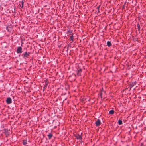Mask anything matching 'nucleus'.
<instances>
[{"mask_svg": "<svg viewBox=\"0 0 146 146\" xmlns=\"http://www.w3.org/2000/svg\"><path fill=\"white\" fill-rule=\"evenodd\" d=\"M30 54V53L29 52H26L24 54H22V55L23 56V58H25V57L27 58L29 56V54Z\"/></svg>", "mask_w": 146, "mask_h": 146, "instance_id": "nucleus-1", "label": "nucleus"}, {"mask_svg": "<svg viewBox=\"0 0 146 146\" xmlns=\"http://www.w3.org/2000/svg\"><path fill=\"white\" fill-rule=\"evenodd\" d=\"M77 139H81V137L80 135H78L76 137Z\"/></svg>", "mask_w": 146, "mask_h": 146, "instance_id": "nucleus-11", "label": "nucleus"}, {"mask_svg": "<svg viewBox=\"0 0 146 146\" xmlns=\"http://www.w3.org/2000/svg\"><path fill=\"white\" fill-rule=\"evenodd\" d=\"M72 30H68L67 32V33H72Z\"/></svg>", "mask_w": 146, "mask_h": 146, "instance_id": "nucleus-14", "label": "nucleus"}, {"mask_svg": "<svg viewBox=\"0 0 146 146\" xmlns=\"http://www.w3.org/2000/svg\"><path fill=\"white\" fill-rule=\"evenodd\" d=\"M73 38H74V36H73V35H72L70 37V40H71L72 41V42H73Z\"/></svg>", "mask_w": 146, "mask_h": 146, "instance_id": "nucleus-13", "label": "nucleus"}, {"mask_svg": "<svg viewBox=\"0 0 146 146\" xmlns=\"http://www.w3.org/2000/svg\"><path fill=\"white\" fill-rule=\"evenodd\" d=\"M21 4H20V6L22 8L23 7L24 4V2L23 0L21 1Z\"/></svg>", "mask_w": 146, "mask_h": 146, "instance_id": "nucleus-7", "label": "nucleus"}, {"mask_svg": "<svg viewBox=\"0 0 146 146\" xmlns=\"http://www.w3.org/2000/svg\"><path fill=\"white\" fill-rule=\"evenodd\" d=\"M82 71V70L81 69H80L78 70L77 72V74L78 76H79L81 75V73Z\"/></svg>", "mask_w": 146, "mask_h": 146, "instance_id": "nucleus-5", "label": "nucleus"}, {"mask_svg": "<svg viewBox=\"0 0 146 146\" xmlns=\"http://www.w3.org/2000/svg\"><path fill=\"white\" fill-rule=\"evenodd\" d=\"M22 48L21 47H18L17 50V53H21L22 52Z\"/></svg>", "mask_w": 146, "mask_h": 146, "instance_id": "nucleus-2", "label": "nucleus"}, {"mask_svg": "<svg viewBox=\"0 0 146 146\" xmlns=\"http://www.w3.org/2000/svg\"><path fill=\"white\" fill-rule=\"evenodd\" d=\"M137 27L138 30H139L140 29V25L139 24H137Z\"/></svg>", "mask_w": 146, "mask_h": 146, "instance_id": "nucleus-15", "label": "nucleus"}, {"mask_svg": "<svg viewBox=\"0 0 146 146\" xmlns=\"http://www.w3.org/2000/svg\"><path fill=\"white\" fill-rule=\"evenodd\" d=\"M101 123L99 119L98 120L96 121L95 124L96 126H98L101 124Z\"/></svg>", "mask_w": 146, "mask_h": 146, "instance_id": "nucleus-4", "label": "nucleus"}, {"mask_svg": "<svg viewBox=\"0 0 146 146\" xmlns=\"http://www.w3.org/2000/svg\"><path fill=\"white\" fill-rule=\"evenodd\" d=\"M114 111L113 110H111L109 111V114H113L114 113Z\"/></svg>", "mask_w": 146, "mask_h": 146, "instance_id": "nucleus-8", "label": "nucleus"}, {"mask_svg": "<svg viewBox=\"0 0 146 146\" xmlns=\"http://www.w3.org/2000/svg\"><path fill=\"white\" fill-rule=\"evenodd\" d=\"M107 44L109 47L111 45V44L110 42L108 41L107 42Z\"/></svg>", "mask_w": 146, "mask_h": 146, "instance_id": "nucleus-6", "label": "nucleus"}, {"mask_svg": "<svg viewBox=\"0 0 146 146\" xmlns=\"http://www.w3.org/2000/svg\"><path fill=\"white\" fill-rule=\"evenodd\" d=\"M12 102V100L11 98L8 97V98L6 100V102L8 104H10Z\"/></svg>", "mask_w": 146, "mask_h": 146, "instance_id": "nucleus-3", "label": "nucleus"}, {"mask_svg": "<svg viewBox=\"0 0 146 146\" xmlns=\"http://www.w3.org/2000/svg\"><path fill=\"white\" fill-rule=\"evenodd\" d=\"M118 123L119 125H121L122 124V121L121 120H119L118 121Z\"/></svg>", "mask_w": 146, "mask_h": 146, "instance_id": "nucleus-12", "label": "nucleus"}, {"mask_svg": "<svg viewBox=\"0 0 146 146\" xmlns=\"http://www.w3.org/2000/svg\"><path fill=\"white\" fill-rule=\"evenodd\" d=\"M27 143V140H24L23 141V143L24 145H26Z\"/></svg>", "mask_w": 146, "mask_h": 146, "instance_id": "nucleus-9", "label": "nucleus"}, {"mask_svg": "<svg viewBox=\"0 0 146 146\" xmlns=\"http://www.w3.org/2000/svg\"><path fill=\"white\" fill-rule=\"evenodd\" d=\"M52 135L51 133H49L48 135V138L49 139H50L52 137Z\"/></svg>", "mask_w": 146, "mask_h": 146, "instance_id": "nucleus-10", "label": "nucleus"}]
</instances>
